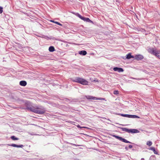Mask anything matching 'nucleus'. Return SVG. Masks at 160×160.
Masks as SVG:
<instances>
[{"label": "nucleus", "instance_id": "nucleus-1", "mask_svg": "<svg viewBox=\"0 0 160 160\" xmlns=\"http://www.w3.org/2000/svg\"><path fill=\"white\" fill-rule=\"evenodd\" d=\"M30 103L29 102L26 103V109L35 113L40 114H43L45 112V109L43 107L40 106L34 107L30 105Z\"/></svg>", "mask_w": 160, "mask_h": 160}, {"label": "nucleus", "instance_id": "nucleus-2", "mask_svg": "<svg viewBox=\"0 0 160 160\" xmlns=\"http://www.w3.org/2000/svg\"><path fill=\"white\" fill-rule=\"evenodd\" d=\"M72 80L74 82H77L82 85H88V82L85 79L79 77H76Z\"/></svg>", "mask_w": 160, "mask_h": 160}, {"label": "nucleus", "instance_id": "nucleus-3", "mask_svg": "<svg viewBox=\"0 0 160 160\" xmlns=\"http://www.w3.org/2000/svg\"><path fill=\"white\" fill-rule=\"evenodd\" d=\"M72 80L74 82H77L82 85H88V82L85 79L79 77H76Z\"/></svg>", "mask_w": 160, "mask_h": 160}, {"label": "nucleus", "instance_id": "nucleus-4", "mask_svg": "<svg viewBox=\"0 0 160 160\" xmlns=\"http://www.w3.org/2000/svg\"><path fill=\"white\" fill-rule=\"evenodd\" d=\"M148 50L149 53L160 58V51L157 50L156 49H155L152 48H149Z\"/></svg>", "mask_w": 160, "mask_h": 160}, {"label": "nucleus", "instance_id": "nucleus-5", "mask_svg": "<svg viewBox=\"0 0 160 160\" xmlns=\"http://www.w3.org/2000/svg\"><path fill=\"white\" fill-rule=\"evenodd\" d=\"M86 97L87 99L90 100H104V98H97V97L89 95L86 96Z\"/></svg>", "mask_w": 160, "mask_h": 160}, {"label": "nucleus", "instance_id": "nucleus-6", "mask_svg": "<svg viewBox=\"0 0 160 160\" xmlns=\"http://www.w3.org/2000/svg\"><path fill=\"white\" fill-rule=\"evenodd\" d=\"M144 57L143 56L139 54L136 55L134 56V58L135 59L137 60H140L142 59Z\"/></svg>", "mask_w": 160, "mask_h": 160}, {"label": "nucleus", "instance_id": "nucleus-7", "mask_svg": "<svg viewBox=\"0 0 160 160\" xmlns=\"http://www.w3.org/2000/svg\"><path fill=\"white\" fill-rule=\"evenodd\" d=\"M82 20H83L84 21H86L87 22L93 23V22L91 20H90L88 18H85L83 17Z\"/></svg>", "mask_w": 160, "mask_h": 160}, {"label": "nucleus", "instance_id": "nucleus-8", "mask_svg": "<svg viewBox=\"0 0 160 160\" xmlns=\"http://www.w3.org/2000/svg\"><path fill=\"white\" fill-rule=\"evenodd\" d=\"M134 56L131 55V54L130 53H128L126 56V58L127 59H130L131 58H134Z\"/></svg>", "mask_w": 160, "mask_h": 160}, {"label": "nucleus", "instance_id": "nucleus-9", "mask_svg": "<svg viewBox=\"0 0 160 160\" xmlns=\"http://www.w3.org/2000/svg\"><path fill=\"white\" fill-rule=\"evenodd\" d=\"M27 82L25 81H21L19 82V84L22 86H25L27 85Z\"/></svg>", "mask_w": 160, "mask_h": 160}, {"label": "nucleus", "instance_id": "nucleus-10", "mask_svg": "<svg viewBox=\"0 0 160 160\" xmlns=\"http://www.w3.org/2000/svg\"><path fill=\"white\" fill-rule=\"evenodd\" d=\"M78 53L80 55L84 56L87 54V52L85 50H82L79 51Z\"/></svg>", "mask_w": 160, "mask_h": 160}, {"label": "nucleus", "instance_id": "nucleus-11", "mask_svg": "<svg viewBox=\"0 0 160 160\" xmlns=\"http://www.w3.org/2000/svg\"><path fill=\"white\" fill-rule=\"evenodd\" d=\"M139 131L137 129H130L129 133H136L138 132Z\"/></svg>", "mask_w": 160, "mask_h": 160}, {"label": "nucleus", "instance_id": "nucleus-12", "mask_svg": "<svg viewBox=\"0 0 160 160\" xmlns=\"http://www.w3.org/2000/svg\"><path fill=\"white\" fill-rule=\"evenodd\" d=\"M128 118H139L140 117L136 115H129L128 114Z\"/></svg>", "mask_w": 160, "mask_h": 160}, {"label": "nucleus", "instance_id": "nucleus-13", "mask_svg": "<svg viewBox=\"0 0 160 160\" xmlns=\"http://www.w3.org/2000/svg\"><path fill=\"white\" fill-rule=\"evenodd\" d=\"M113 137H115L116 139H118L119 140H126L125 138H122L115 135H113Z\"/></svg>", "mask_w": 160, "mask_h": 160}, {"label": "nucleus", "instance_id": "nucleus-14", "mask_svg": "<svg viewBox=\"0 0 160 160\" xmlns=\"http://www.w3.org/2000/svg\"><path fill=\"white\" fill-rule=\"evenodd\" d=\"M48 50L50 52H53L55 51V49L53 46H51L49 47Z\"/></svg>", "mask_w": 160, "mask_h": 160}, {"label": "nucleus", "instance_id": "nucleus-15", "mask_svg": "<svg viewBox=\"0 0 160 160\" xmlns=\"http://www.w3.org/2000/svg\"><path fill=\"white\" fill-rule=\"evenodd\" d=\"M122 129V131L126 132L128 133H129L130 129L126 128H121Z\"/></svg>", "mask_w": 160, "mask_h": 160}, {"label": "nucleus", "instance_id": "nucleus-16", "mask_svg": "<svg viewBox=\"0 0 160 160\" xmlns=\"http://www.w3.org/2000/svg\"><path fill=\"white\" fill-rule=\"evenodd\" d=\"M149 149H150V150H151L153 151L154 154H158V152L155 150V148H154V147H151Z\"/></svg>", "mask_w": 160, "mask_h": 160}, {"label": "nucleus", "instance_id": "nucleus-17", "mask_svg": "<svg viewBox=\"0 0 160 160\" xmlns=\"http://www.w3.org/2000/svg\"><path fill=\"white\" fill-rule=\"evenodd\" d=\"M11 146L14 147H17L18 148H22V147H23V146L22 145H16L15 144H12Z\"/></svg>", "mask_w": 160, "mask_h": 160}, {"label": "nucleus", "instance_id": "nucleus-18", "mask_svg": "<svg viewBox=\"0 0 160 160\" xmlns=\"http://www.w3.org/2000/svg\"><path fill=\"white\" fill-rule=\"evenodd\" d=\"M12 139V140H18V138L15 137L14 136H12L10 137L9 138H8V139Z\"/></svg>", "mask_w": 160, "mask_h": 160}, {"label": "nucleus", "instance_id": "nucleus-19", "mask_svg": "<svg viewBox=\"0 0 160 160\" xmlns=\"http://www.w3.org/2000/svg\"><path fill=\"white\" fill-rule=\"evenodd\" d=\"M117 114L120 115L122 117L128 118V114Z\"/></svg>", "mask_w": 160, "mask_h": 160}, {"label": "nucleus", "instance_id": "nucleus-20", "mask_svg": "<svg viewBox=\"0 0 160 160\" xmlns=\"http://www.w3.org/2000/svg\"><path fill=\"white\" fill-rule=\"evenodd\" d=\"M76 15L78 17L82 19V18L83 17L81 15H80V14H79L78 13H76Z\"/></svg>", "mask_w": 160, "mask_h": 160}, {"label": "nucleus", "instance_id": "nucleus-21", "mask_svg": "<svg viewBox=\"0 0 160 160\" xmlns=\"http://www.w3.org/2000/svg\"><path fill=\"white\" fill-rule=\"evenodd\" d=\"M123 68H119L118 69V72H123Z\"/></svg>", "mask_w": 160, "mask_h": 160}, {"label": "nucleus", "instance_id": "nucleus-22", "mask_svg": "<svg viewBox=\"0 0 160 160\" xmlns=\"http://www.w3.org/2000/svg\"><path fill=\"white\" fill-rule=\"evenodd\" d=\"M152 144V143L151 141H148L147 142V145H148L149 146H151Z\"/></svg>", "mask_w": 160, "mask_h": 160}, {"label": "nucleus", "instance_id": "nucleus-23", "mask_svg": "<svg viewBox=\"0 0 160 160\" xmlns=\"http://www.w3.org/2000/svg\"><path fill=\"white\" fill-rule=\"evenodd\" d=\"M118 68H119L118 67H114L113 68V70L115 71H118Z\"/></svg>", "mask_w": 160, "mask_h": 160}, {"label": "nucleus", "instance_id": "nucleus-24", "mask_svg": "<svg viewBox=\"0 0 160 160\" xmlns=\"http://www.w3.org/2000/svg\"><path fill=\"white\" fill-rule=\"evenodd\" d=\"M113 93L115 95L118 94L119 93V92L118 90H115L113 92Z\"/></svg>", "mask_w": 160, "mask_h": 160}, {"label": "nucleus", "instance_id": "nucleus-25", "mask_svg": "<svg viewBox=\"0 0 160 160\" xmlns=\"http://www.w3.org/2000/svg\"><path fill=\"white\" fill-rule=\"evenodd\" d=\"M3 12V8L0 6V13H2Z\"/></svg>", "mask_w": 160, "mask_h": 160}, {"label": "nucleus", "instance_id": "nucleus-26", "mask_svg": "<svg viewBox=\"0 0 160 160\" xmlns=\"http://www.w3.org/2000/svg\"><path fill=\"white\" fill-rule=\"evenodd\" d=\"M54 23L58 25H59L60 26H62V25L60 23H59V22H54Z\"/></svg>", "mask_w": 160, "mask_h": 160}, {"label": "nucleus", "instance_id": "nucleus-27", "mask_svg": "<svg viewBox=\"0 0 160 160\" xmlns=\"http://www.w3.org/2000/svg\"><path fill=\"white\" fill-rule=\"evenodd\" d=\"M77 127H78V128H87V127H81L79 125H78L77 126Z\"/></svg>", "mask_w": 160, "mask_h": 160}, {"label": "nucleus", "instance_id": "nucleus-28", "mask_svg": "<svg viewBox=\"0 0 160 160\" xmlns=\"http://www.w3.org/2000/svg\"><path fill=\"white\" fill-rule=\"evenodd\" d=\"M123 142H126V143H130V142L128 141H122Z\"/></svg>", "mask_w": 160, "mask_h": 160}, {"label": "nucleus", "instance_id": "nucleus-29", "mask_svg": "<svg viewBox=\"0 0 160 160\" xmlns=\"http://www.w3.org/2000/svg\"><path fill=\"white\" fill-rule=\"evenodd\" d=\"M128 147L130 148H132V145H129L128 146Z\"/></svg>", "mask_w": 160, "mask_h": 160}, {"label": "nucleus", "instance_id": "nucleus-30", "mask_svg": "<svg viewBox=\"0 0 160 160\" xmlns=\"http://www.w3.org/2000/svg\"><path fill=\"white\" fill-rule=\"evenodd\" d=\"M131 78L132 79H137V80H140V79L138 78Z\"/></svg>", "mask_w": 160, "mask_h": 160}, {"label": "nucleus", "instance_id": "nucleus-31", "mask_svg": "<svg viewBox=\"0 0 160 160\" xmlns=\"http://www.w3.org/2000/svg\"><path fill=\"white\" fill-rule=\"evenodd\" d=\"M51 22H53L54 23V22H55V21H52V20H51Z\"/></svg>", "mask_w": 160, "mask_h": 160}]
</instances>
